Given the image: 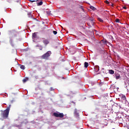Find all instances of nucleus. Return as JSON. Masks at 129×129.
Here are the masks:
<instances>
[{
    "mask_svg": "<svg viewBox=\"0 0 129 129\" xmlns=\"http://www.w3.org/2000/svg\"><path fill=\"white\" fill-rule=\"evenodd\" d=\"M51 51H48L46 53L44 54L42 56V59H48V58L51 55Z\"/></svg>",
    "mask_w": 129,
    "mask_h": 129,
    "instance_id": "7ed1b4c3",
    "label": "nucleus"
},
{
    "mask_svg": "<svg viewBox=\"0 0 129 129\" xmlns=\"http://www.w3.org/2000/svg\"><path fill=\"white\" fill-rule=\"evenodd\" d=\"M42 29L43 30H45V29H46V27H43Z\"/></svg>",
    "mask_w": 129,
    "mask_h": 129,
    "instance_id": "c756f323",
    "label": "nucleus"
},
{
    "mask_svg": "<svg viewBox=\"0 0 129 129\" xmlns=\"http://www.w3.org/2000/svg\"><path fill=\"white\" fill-rule=\"evenodd\" d=\"M109 73L110 74H113V71L112 70H109Z\"/></svg>",
    "mask_w": 129,
    "mask_h": 129,
    "instance_id": "f3484780",
    "label": "nucleus"
},
{
    "mask_svg": "<svg viewBox=\"0 0 129 129\" xmlns=\"http://www.w3.org/2000/svg\"><path fill=\"white\" fill-rule=\"evenodd\" d=\"M30 2H31L32 3H35V2H38L37 0H33V1H30Z\"/></svg>",
    "mask_w": 129,
    "mask_h": 129,
    "instance_id": "bb28decb",
    "label": "nucleus"
},
{
    "mask_svg": "<svg viewBox=\"0 0 129 129\" xmlns=\"http://www.w3.org/2000/svg\"><path fill=\"white\" fill-rule=\"evenodd\" d=\"M89 20L91 21L92 25H94V19L90 17Z\"/></svg>",
    "mask_w": 129,
    "mask_h": 129,
    "instance_id": "9d476101",
    "label": "nucleus"
},
{
    "mask_svg": "<svg viewBox=\"0 0 129 129\" xmlns=\"http://www.w3.org/2000/svg\"><path fill=\"white\" fill-rule=\"evenodd\" d=\"M111 5L112 6V7H113V4L111 3Z\"/></svg>",
    "mask_w": 129,
    "mask_h": 129,
    "instance_id": "7c9ffc66",
    "label": "nucleus"
},
{
    "mask_svg": "<svg viewBox=\"0 0 129 129\" xmlns=\"http://www.w3.org/2000/svg\"><path fill=\"white\" fill-rule=\"evenodd\" d=\"M98 20L99 21V22H101V23L103 22V20H102V19H101L100 18H98Z\"/></svg>",
    "mask_w": 129,
    "mask_h": 129,
    "instance_id": "6ab92c4d",
    "label": "nucleus"
},
{
    "mask_svg": "<svg viewBox=\"0 0 129 129\" xmlns=\"http://www.w3.org/2000/svg\"><path fill=\"white\" fill-rule=\"evenodd\" d=\"M32 39H33V40H35V39H37V33H34L32 34Z\"/></svg>",
    "mask_w": 129,
    "mask_h": 129,
    "instance_id": "6e6552de",
    "label": "nucleus"
},
{
    "mask_svg": "<svg viewBox=\"0 0 129 129\" xmlns=\"http://www.w3.org/2000/svg\"><path fill=\"white\" fill-rule=\"evenodd\" d=\"M9 43L10 44H11L12 47H14V40H13V38L12 37H10Z\"/></svg>",
    "mask_w": 129,
    "mask_h": 129,
    "instance_id": "423d86ee",
    "label": "nucleus"
},
{
    "mask_svg": "<svg viewBox=\"0 0 129 129\" xmlns=\"http://www.w3.org/2000/svg\"><path fill=\"white\" fill-rule=\"evenodd\" d=\"M121 99H123V100H125V99H126V98L125 97V96L123 95L121 97Z\"/></svg>",
    "mask_w": 129,
    "mask_h": 129,
    "instance_id": "dca6fc26",
    "label": "nucleus"
},
{
    "mask_svg": "<svg viewBox=\"0 0 129 129\" xmlns=\"http://www.w3.org/2000/svg\"><path fill=\"white\" fill-rule=\"evenodd\" d=\"M74 115L75 116L78 117L79 116V113L77 112V109H75L74 113Z\"/></svg>",
    "mask_w": 129,
    "mask_h": 129,
    "instance_id": "0eeeda50",
    "label": "nucleus"
},
{
    "mask_svg": "<svg viewBox=\"0 0 129 129\" xmlns=\"http://www.w3.org/2000/svg\"><path fill=\"white\" fill-rule=\"evenodd\" d=\"M115 76L116 77V79H119V78H120V75H119V74L115 73Z\"/></svg>",
    "mask_w": 129,
    "mask_h": 129,
    "instance_id": "1a4fd4ad",
    "label": "nucleus"
},
{
    "mask_svg": "<svg viewBox=\"0 0 129 129\" xmlns=\"http://www.w3.org/2000/svg\"><path fill=\"white\" fill-rule=\"evenodd\" d=\"M53 33L54 35H57V31H53Z\"/></svg>",
    "mask_w": 129,
    "mask_h": 129,
    "instance_id": "393cba45",
    "label": "nucleus"
},
{
    "mask_svg": "<svg viewBox=\"0 0 129 129\" xmlns=\"http://www.w3.org/2000/svg\"><path fill=\"white\" fill-rule=\"evenodd\" d=\"M119 88H114V92H115V93H116V91H118Z\"/></svg>",
    "mask_w": 129,
    "mask_h": 129,
    "instance_id": "ddd939ff",
    "label": "nucleus"
},
{
    "mask_svg": "<svg viewBox=\"0 0 129 129\" xmlns=\"http://www.w3.org/2000/svg\"><path fill=\"white\" fill-rule=\"evenodd\" d=\"M105 3H107V5H110V3H109V2H108V1H105Z\"/></svg>",
    "mask_w": 129,
    "mask_h": 129,
    "instance_id": "b1692460",
    "label": "nucleus"
},
{
    "mask_svg": "<svg viewBox=\"0 0 129 129\" xmlns=\"http://www.w3.org/2000/svg\"><path fill=\"white\" fill-rule=\"evenodd\" d=\"M90 9H91V10H92L93 11H95V10H96V8H95L93 6H90Z\"/></svg>",
    "mask_w": 129,
    "mask_h": 129,
    "instance_id": "4468645a",
    "label": "nucleus"
},
{
    "mask_svg": "<svg viewBox=\"0 0 129 129\" xmlns=\"http://www.w3.org/2000/svg\"><path fill=\"white\" fill-rule=\"evenodd\" d=\"M0 24H1V21H0Z\"/></svg>",
    "mask_w": 129,
    "mask_h": 129,
    "instance_id": "473e14b6",
    "label": "nucleus"
},
{
    "mask_svg": "<svg viewBox=\"0 0 129 129\" xmlns=\"http://www.w3.org/2000/svg\"><path fill=\"white\" fill-rule=\"evenodd\" d=\"M20 68H21V69H22V70H25V66L21 65Z\"/></svg>",
    "mask_w": 129,
    "mask_h": 129,
    "instance_id": "2eb2a0df",
    "label": "nucleus"
},
{
    "mask_svg": "<svg viewBox=\"0 0 129 129\" xmlns=\"http://www.w3.org/2000/svg\"><path fill=\"white\" fill-rule=\"evenodd\" d=\"M84 67L85 68H87L88 67V62H85V63H84Z\"/></svg>",
    "mask_w": 129,
    "mask_h": 129,
    "instance_id": "f8f14e48",
    "label": "nucleus"
},
{
    "mask_svg": "<svg viewBox=\"0 0 129 129\" xmlns=\"http://www.w3.org/2000/svg\"><path fill=\"white\" fill-rule=\"evenodd\" d=\"M28 15L29 16V17L31 18V17H32V16L31 15V13H28Z\"/></svg>",
    "mask_w": 129,
    "mask_h": 129,
    "instance_id": "cd10ccee",
    "label": "nucleus"
},
{
    "mask_svg": "<svg viewBox=\"0 0 129 129\" xmlns=\"http://www.w3.org/2000/svg\"><path fill=\"white\" fill-rule=\"evenodd\" d=\"M97 70H96V72H98V71H99V67H97Z\"/></svg>",
    "mask_w": 129,
    "mask_h": 129,
    "instance_id": "a878e982",
    "label": "nucleus"
},
{
    "mask_svg": "<svg viewBox=\"0 0 129 129\" xmlns=\"http://www.w3.org/2000/svg\"><path fill=\"white\" fill-rule=\"evenodd\" d=\"M53 115L55 117H60V118H63V117H64V114H63V113L54 112Z\"/></svg>",
    "mask_w": 129,
    "mask_h": 129,
    "instance_id": "f03ea898",
    "label": "nucleus"
},
{
    "mask_svg": "<svg viewBox=\"0 0 129 129\" xmlns=\"http://www.w3.org/2000/svg\"><path fill=\"white\" fill-rule=\"evenodd\" d=\"M42 41L45 46H47L48 44L50 43V41H49V40H48L47 39H45V38H42Z\"/></svg>",
    "mask_w": 129,
    "mask_h": 129,
    "instance_id": "20e7f679",
    "label": "nucleus"
},
{
    "mask_svg": "<svg viewBox=\"0 0 129 129\" xmlns=\"http://www.w3.org/2000/svg\"><path fill=\"white\" fill-rule=\"evenodd\" d=\"M115 22L116 23H119V20L118 19H116L115 20Z\"/></svg>",
    "mask_w": 129,
    "mask_h": 129,
    "instance_id": "4be33fe9",
    "label": "nucleus"
},
{
    "mask_svg": "<svg viewBox=\"0 0 129 129\" xmlns=\"http://www.w3.org/2000/svg\"><path fill=\"white\" fill-rule=\"evenodd\" d=\"M62 79H65V78L64 77H62Z\"/></svg>",
    "mask_w": 129,
    "mask_h": 129,
    "instance_id": "2f4dec72",
    "label": "nucleus"
},
{
    "mask_svg": "<svg viewBox=\"0 0 129 129\" xmlns=\"http://www.w3.org/2000/svg\"><path fill=\"white\" fill-rule=\"evenodd\" d=\"M114 36L115 37V39L117 40V35L116 34L114 35Z\"/></svg>",
    "mask_w": 129,
    "mask_h": 129,
    "instance_id": "5701e85b",
    "label": "nucleus"
},
{
    "mask_svg": "<svg viewBox=\"0 0 129 129\" xmlns=\"http://www.w3.org/2000/svg\"><path fill=\"white\" fill-rule=\"evenodd\" d=\"M43 5V2L39 1V2H37V6H42Z\"/></svg>",
    "mask_w": 129,
    "mask_h": 129,
    "instance_id": "9b49d317",
    "label": "nucleus"
},
{
    "mask_svg": "<svg viewBox=\"0 0 129 129\" xmlns=\"http://www.w3.org/2000/svg\"><path fill=\"white\" fill-rule=\"evenodd\" d=\"M9 113H10V111H9V110L5 109L4 111H2L1 115L3 118H8V117H9Z\"/></svg>",
    "mask_w": 129,
    "mask_h": 129,
    "instance_id": "f257e3e1",
    "label": "nucleus"
},
{
    "mask_svg": "<svg viewBox=\"0 0 129 129\" xmlns=\"http://www.w3.org/2000/svg\"><path fill=\"white\" fill-rule=\"evenodd\" d=\"M12 35H14V37H17V36L19 35V32H17L15 30L11 32Z\"/></svg>",
    "mask_w": 129,
    "mask_h": 129,
    "instance_id": "39448f33",
    "label": "nucleus"
},
{
    "mask_svg": "<svg viewBox=\"0 0 129 129\" xmlns=\"http://www.w3.org/2000/svg\"><path fill=\"white\" fill-rule=\"evenodd\" d=\"M123 9H124V10H126V7H123Z\"/></svg>",
    "mask_w": 129,
    "mask_h": 129,
    "instance_id": "c85d7f7f",
    "label": "nucleus"
},
{
    "mask_svg": "<svg viewBox=\"0 0 129 129\" xmlns=\"http://www.w3.org/2000/svg\"><path fill=\"white\" fill-rule=\"evenodd\" d=\"M11 105H9V106L6 109V110H8V111H10V110L11 109Z\"/></svg>",
    "mask_w": 129,
    "mask_h": 129,
    "instance_id": "a211bd4d",
    "label": "nucleus"
},
{
    "mask_svg": "<svg viewBox=\"0 0 129 129\" xmlns=\"http://www.w3.org/2000/svg\"><path fill=\"white\" fill-rule=\"evenodd\" d=\"M79 9H81V10H82V11L84 12V9L83 8V7L82 6H80Z\"/></svg>",
    "mask_w": 129,
    "mask_h": 129,
    "instance_id": "aec40b11",
    "label": "nucleus"
},
{
    "mask_svg": "<svg viewBox=\"0 0 129 129\" xmlns=\"http://www.w3.org/2000/svg\"><path fill=\"white\" fill-rule=\"evenodd\" d=\"M22 81H23V83H25V82L26 81H28V80L26 79H24Z\"/></svg>",
    "mask_w": 129,
    "mask_h": 129,
    "instance_id": "412c9836",
    "label": "nucleus"
}]
</instances>
